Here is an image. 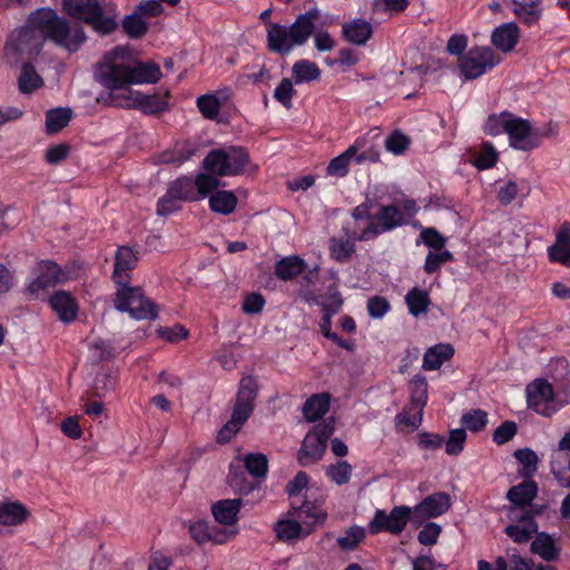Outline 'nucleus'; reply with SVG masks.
I'll list each match as a JSON object with an SVG mask.
<instances>
[{
	"instance_id": "21",
	"label": "nucleus",
	"mask_w": 570,
	"mask_h": 570,
	"mask_svg": "<svg viewBox=\"0 0 570 570\" xmlns=\"http://www.w3.org/2000/svg\"><path fill=\"white\" fill-rule=\"evenodd\" d=\"M520 38V29L514 22H505L497 27L491 35L493 46L500 51L511 52Z\"/></svg>"
},
{
	"instance_id": "47",
	"label": "nucleus",
	"mask_w": 570,
	"mask_h": 570,
	"mask_svg": "<svg viewBox=\"0 0 570 570\" xmlns=\"http://www.w3.org/2000/svg\"><path fill=\"white\" fill-rule=\"evenodd\" d=\"M534 532H537V524L532 519L524 520L522 524H510L505 528V533L517 543L528 542Z\"/></svg>"
},
{
	"instance_id": "20",
	"label": "nucleus",
	"mask_w": 570,
	"mask_h": 570,
	"mask_svg": "<svg viewBox=\"0 0 570 570\" xmlns=\"http://www.w3.org/2000/svg\"><path fill=\"white\" fill-rule=\"evenodd\" d=\"M138 258L135 252L128 246H120L115 256V268L112 279L116 285L129 283V272L137 265Z\"/></svg>"
},
{
	"instance_id": "27",
	"label": "nucleus",
	"mask_w": 570,
	"mask_h": 570,
	"mask_svg": "<svg viewBox=\"0 0 570 570\" xmlns=\"http://www.w3.org/2000/svg\"><path fill=\"white\" fill-rule=\"evenodd\" d=\"M27 517L28 510L19 501H4L0 503V525H18L24 522Z\"/></svg>"
},
{
	"instance_id": "3",
	"label": "nucleus",
	"mask_w": 570,
	"mask_h": 570,
	"mask_svg": "<svg viewBox=\"0 0 570 570\" xmlns=\"http://www.w3.org/2000/svg\"><path fill=\"white\" fill-rule=\"evenodd\" d=\"M321 17L317 8L299 13L293 23H268L266 28V46L269 51L281 56L289 55L295 48L305 46L313 32L315 22Z\"/></svg>"
},
{
	"instance_id": "38",
	"label": "nucleus",
	"mask_w": 570,
	"mask_h": 570,
	"mask_svg": "<svg viewBox=\"0 0 570 570\" xmlns=\"http://www.w3.org/2000/svg\"><path fill=\"white\" fill-rule=\"evenodd\" d=\"M513 455L521 465L518 471L519 474L525 479H531L538 470L539 458L537 453L529 448H524L517 450Z\"/></svg>"
},
{
	"instance_id": "10",
	"label": "nucleus",
	"mask_w": 570,
	"mask_h": 570,
	"mask_svg": "<svg viewBox=\"0 0 570 570\" xmlns=\"http://www.w3.org/2000/svg\"><path fill=\"white\" fill-rule=\"evenodd\" d=\"M42 46L41 35H35L26 23L9 35L4 47V57L10 65H18L27 58L37 56Z\"/></svg>"
},
{
	"instance_id": "63",
	"label": "nucleus",
	"mask_w": 570,
	"mask_h": 570,
	"mask_svg": "<svg viewBox=\"0 0 570 570\" xmlns=\"http://www.w3.org/2000/svg\"><path fill=\"white\" fill-rule=\"evenodd\" d=\"M441 533V527L434 522L426 523L419 532V542L424 546H432L436 543Z\"/></svg>"
},
{
	"instance_id": "11",
	"label": "nucleus",
	"mask_w": 570,
	"mask_h": 570,
	"mask_svg": "<svg viewBox=\"0 0 570 570\" xmlns=\"http://www.w3.org/2000/svg\"><path fill=\"white\" fill-rule=\"evenodd\" d=\"M36 277L28 284V292L37 296L41 291H47L59 284L78 277V271L72 267H61L50 259L40 261L35 267Z\"/></svg>"
},
{
	"instance_id": "35",
	"label": "nucleus",
	"mask_w": 570,
	"mask_h": 570,
	"mask_svg": "<svg viewBox=\"0 0 570 570\" xmlns=\"http://www.w3.org/2000/svg\"><path fill=\"white\" fill-rule=\"evenodd\" d=\"M531 551L540 556L546 561L556 560L559 556V549L556 546L553 538L544 532H541L531 543Z\"/></svg>"
},
{
	"instance_id": "48",
	"label": "nucleus",
	"mask_w": 570,
	"mask_h": 570,
	"mask_svg": "<svg viewBox=\"0 0 570 570\" xmlns=\"http://www.w3.org/2000/svg\"><path fill=\"white\" fill-rule=\"evenodd\" d=\"M366 530L361 525H352L336 539L337 546L345 551L354 550L365 538Z\"/></svg>"
},
{
	"instance_id": "42",
	"label": "nucleus",
	"mask_w": 570,
	"mask_h": 570,
	"mask_svg": "<svg viewBox=\"0 0 570 570\" xmlns=\"http://www.w3.org/2000/svg\"><path fill=\"white\" fill-rule=\"evenodd\" d=\"M353 466L345 460L330 464L325 469L326 476L336 485L347 484L351 480Z\"/></svg>"
},
{
	"instance_id": "56",
	"label": "nucleus",
	"mask_w": 570,
	"mask_h": 570,
	"mask_svg": "<svg viewBox=\"0 0 570 570\" xmlns=\"http://www.w3.org/2000/svg\"><path fill=\"white\" fill-rule=\"evenodd\" d=\"M410 146V139L403 132L395 130L385 139V148L394 154H403Z\"/></svg>"
},
{
	"instance_id": "40",
	"label": "nucleus",
	"mask_w": 570,
	"mask_h": 570,
	"mask_svg": "<svg viewBox=\"0 0 570 570\" xmlns=\"http://www.w3.org/2000/svg\"><path fill=\"white\" fill-rule=\"evenodd\" d=\"M514 116L515 115L509 111L489 116L484 124V131L491 136H498L502 134L508 135V127H510Z\"/></svg>"
},
{
	"instance_id": "64",
	"label": "nucleus",
	"mask_w": 570,
	"mask_h": 570,
	"mask_svg": "<svg viewBox=\"0 0 570 570\" xmlns=\"http://www.w3.org/2000/svg\"><path fill=\"white\" fill-rule=\"evenodd\" d=\"M265 306V298L259 293L248 294L242 304V309L246 314H258Z\"/></svg>"
},
{
	"instance_id": "7",
	"label": "nucleus",
	"mask_w": 570,
	"mask_h": 570,
	"mask_svg": "<svg viewBox=\"0 0 570 570\" xmlns=\"http://www.w3.org/2000/svg\"><path fill=\"white\" fill-rule=\"evenodd\" d=\"M352 159L356 164L379 161L380 151L370 141L368 135L357 138L344 153L333 158L327 166V174L336 177L346 176Z\"/></svg>"
},
{
	"instance_id": "61",
	"label": "nucleus",
	"mask_w": 570,
	"mask_h": 570,
	"mask_svg": "<svg viewBox=\"0 0 570 570\" xmlns=\"http://www.w3.org/2000/svg\"><path fill=\"white\" fill-rule=\"evenodd\" d=\"M520 188L514 180L502 181L498 188V199L499 202L507 206L511 204L518 196Z\"/></svg>"
},
{
	"instance_id": "2",
	"label": "nucleus",
	"mask_w": 570,
	"mask_h": 570,
	"mask_svg": "<svg viewBox=\"0 0 570 570\" xmlns=\"http://www.w3.org/2000/svg\"><path fill=\"white\" fill-rule=\"evenodd\" d=\"M27 24L35 35H41L42 45L49 39L69 52L78 51L87 39L80 26H71L51 8H39L31 12Z\"/></svg>"
},
{
	"instance_id": "8",
	"label": "nucleus",
	"mask_w": 570,
	"mask_h": 570,
	"mask_svg": "<svg viewBox=\"0 0 570 570\" xmlns=\"http://www.w3.org/2000/svg\"><path fill=\"white\" fill-rule=\"evenodd\" d=\"M335 431V419L327 417L315 425L304 438L297 453L298 463L308 466L320 461L327 448V441Z\"/></svg>"
},
{
	"instance_id": "39",
	"label": "nucleus",
	"mask_w": 570,
	"mask_h": 570,
	"mask_svg": "<svg viewBox=\"0 0 570 570\" xmlns=\"http://www.w3.org/2000/svg\"><path fill=\"white\" fill-rule=\"evenodd\" d=\"M72 110L70 108H53L46 114V128L49 134H56L70 121Z\"/></svg>"
},
{
	"instance_id": "59",
	"label": "nucleus",
	"mask_w": 570,
	"mask_h": 570,
	"mask_svg": "<svg viewBox=\"0 0 570 570\" xmlns=\"http://www.w3.org/2000/svg\"><path fill=\"white\" fill-rule=\"evenodd\" d=\"M420 239L432 250L444 249L446 243V238L433 227L423 228L420 233Z\"/></svg>"
},
{
	"instance_id": "52",
	"label": "nucleus",
	"mask_w": 570,
	"mask_h": 570,
	"mask_svg": "<svg viewBox=\"0 0 570 570\" xmlns=\"http://www.w3.org/2000/svg\"><path fill=\"white\" fill-rule=\"evenodd\" d=\"M239 469L240 466H237L235 463H232L229 466V474L227 480L229 485L235 491L242 494H247L254 490L255 485L253 482L246 480L244 472L238 471Z\"/></svg>"
},
{
	"instance_id": "31",
	"label": "nucleus",
	"mask_w": 570,
	"mask_h": 570,
	"mask_svg": "<svg viewBox=\"0 0 570 570\" xmlns=\"http://www.w3.org/2000/svg\"><path fill=\"white\" fill-rule=\"evenodd\" d=\"M330 395L326 393L312 395L303 406L306 421L315 422L323 417L330 409Z\"/></svg>"
},
{
	"instance_id": "22",
	"label": "nucleus",
	"mask_w": 570,
	"mask_h": 570,
	"mask_svg": "<svg viewBox=\"0 0 570 570\" xmlns=\"http://www.w3.org/2000/svg\"><path fill=\"white\" fill-rule=\"evenodd\" d=\"M344 39L355 46H364L373 35V26L365 19H353L342 27Z\"/></svg>"
},
{
	"instance_id": "19",
	"label": "nucleus",
	"mask_w": 570,
	"mask_h": 570,
	"mask_svg": "<svg viewBox=\"0 0 570 570\" xmlns=\"http://www.w3.org/2000/svg\"><path fill=\"white\" fill-rule=\"evenodd\" d=\"M549 261L570 267V224L564 222L556 233L554 243L548 247Z\"/></svg>"
},
{
	"instance_id": "9",
	"label": "nucleus",
	"mask_w": 570,
	"mask_h": 570,
	"mask_svg": "<svg viewBox=\"0 0 570 570\" xmlns=\"http://www.w3.org/2000/svg\"><path fill=\"white\" fill-rule=\"evenodd\" d=\"M115 307L120 312H127L135 320H155L158 316L156 305L145 297L140 287L117 285Z\"/></svg>"
},
{
	"instance_id": "57",
	"label": "nucleus",
	"mask_w": 570,
	"mask_h": 570,
	"mask_svg": "<svg viewBox=\"0 0 570 570\" xmlns=\"http://www.w3.org/2000/svg\"><path fill=\"white\" fill-rule=\"evenodd\" d=\"M295 95V89L293 87V82L288 78L282 79L279 85L274 90V98L279 104H282L285 108L292 107V99Z\"/></svg>"
},
{
	"instance_id": "30",
	"label": "nucleus",
	"mask_w": 570,
	"mask_h": 570,
	"mask_svg": "<svg viewBox=\"0 0 570 570\" xmlns=\"http://www.w3.org/2000/svg\"><path fill=\"white\" fill-rule=\"evenodd\" d=\"M306 267V263L297 255L286 256L275 265V275L282 281H289L299 275Z\"/></svg>"
},
{
	"instance_id": "41",
	"label": "nucleus",
	"mask_w": 570,
	"mask_h": 570,
	"mask_svg": "<svg viewBox=\"0 0 570 570\" xmlns=\"http://www.w3.org/2000/svg\"><path fill=\"white\" fill-rule=\"evenodd\" d=\"M43 80L31 63H23L19 77V89L23 94H30L42 87Z\"/></svg>"
},
{
	"instance_id": "53",
	"label": "nucleus",
	"mask_w": 570,
	"mask_h": 570,
	"mask_svg": "<svg viewBox=\"0 0 570 570\" xmlns=\"http://www.w3.org/2000/svg\"><path fill=\"white\" fill-rule=\"evenodd\" d=\"M218 176L207 174H198L195 179V190L198 196V200L207 197L212 191L217 189L219 185Z\"/></svg>"
},
{
	"instance_id": "25",
	"label": "nucleus",
	"mask_w": 570,
	"mask_h": 570,
	"mask_svg": "<svg viewBox=\"0 0 570 570\" xmlns=\"http://www.w3.org/2000/svg\"><path fill=\"white\" fill-rule=\"evenodd\" d=\"M512 11L523 23L533 26L542 17L541 0H512Z\"/></svg>"
},
{
	"instance_id": "15",
	"label": "nucleus",
	"mask_w": 570,
	"mask_h": 570,
	"mask_svg": "<svg viewBox=\"0 0 570 570\" xmlns=\"http://www.w3.org/2000/svg\"><path fill=\"white\" fill-rule=\"evenodd\" d=\"M411 519V508L406 505L394 507L390 513L382 509H377L374 517L367 524V531L371 534L389 532L391 534H400Z\"/></svg>"
},
{
	"instance_id": "23",
	"label": "nucleus",
	"mask_w": 570,
	"mask_h": 570,
	"mask_svg": "<svg viewBox=\"0 0 570 570\" xmlns=\"http://www.w3.org/2000/svg\"><path fill=\"white\" fill-rule=\"evenodd\" d=\"M49 304L59 320L65 323H70L77 317L78 305L75 298L65 291L55 293L50 297Z\"/></svg>"
},
{
	"instance_id": "58",
	"label": "nucleus",
	"mask_w": 570,
	"mask_h": 570,
	"mask_svg": "<svg viewBox=\"0 0 570 570\" xmlns=\"http://www.w3.org/2000/svg\"><path fill=\"white\" fill-rule=\"evenodd\" d=\"M466 433L464 429H455L450 432L449 439L444 441L445 452L450 455H458L463 451Z\"/></svg>"
},
{
	"instance_id": "1",
	"label": "nucleus",
	"mask_w": 570,
	"mask_h": 570,
	"mask_svg": "<svg viewBox=\"0 0 570 570\" xmlns=\"http://www.w3.org/2000/svg\"><path fill=\"white\" fill-rule=\"evenodd\" d=\"M95 77L110 91L111 98V95H128L131 85L156 83L161 71L157 63L136 62L127 48L116 47L96 65Z\"/></svg>"
},
{
	"instance_id": "29",
	"label": "nucleus",
	"mask_w": 570,
	"mask_h": 570,
	"mask_svg": "<svg viewBox=\"0 0 570 570\" xmlns=\"http://www.w3.org/2000/svg\"><path fill=\"white\" fill-rule=\"evenodd\" d=\"M208 204L212 212L229 215L235 210L238 199L232 190H217L209 196Z\"/></svg>"
},
{
	"instance_id": "4",
	"label": "nucleus",
	"mask_w": 570,
	"mask_h": 570,
	"mask_svg": "<svg viewBox=\"0 0 570 570\" xmlns=\"http://www.w3.org/2000/svg\"><path fill=\"white\" fill-rule=\"evenodd\" d=\"M65 11L89 24L97 33L108 35L117 27V13L114 9L105 8L98 0H62Z\"/></svg>"
},
{
	"instance_id": "16",
	"label": "nucleus",
	"mask_w": 570,
	"mask_h": 570,
	"mask_svg": "<svg viewBox=\"0 0 570 570\" xmlns=\"http://www.w3.org/2000/svg\"><path fill=\"white\" fill-rule=\"evenodd\" d=\"M111 104L121 108H138L147 115L159 114L168 107L165 98L137 90H128V95H111Z\"/></svg>"
},
{
	"instance_id": "33",
	"label": "nucleus",
	"mask_w": 570,
	"mask_h": 570,
	"mask_svg": "<svg viewBox=\"0 0 570 570\" xmlns=\"http://www.w3.org/2000/svg\"><path fill=\"white\" fill-rule=\"evenodd\" d=\"M354 232L355 230L346 233L348 236V239H342V238H335V237L330 239V247H328L330 254L334 261H336L338 263H345V262L350 261V258L352 257V255L355 252L354 242L357 240V239H353L351 237V235Z\"/></svg>"
},
{
	"instance_id": "34",
	"label": "nucleus",
	"mask_w": 570,
	"mask_h": 570,
	"mask_svg": "<svg viewBox=\"0 0 570 570\" xmlns=\"http://www.w3.org/2000/svg\"><path fill=\"white\" fill-rule=\"evenodd\" d=\"M405 304L409 308V313L417 317L428 312L431 299L425 289L413 287L405 295Z\"/></svg>"
},
{
	"instance_id": "14",
	"label": "nucleus",
	"mask_w": 570,
	"mask_h": 570,
	"mask_svg": "<svg viewBox=\"0 0 570 570\" xmlns=\"http://www.w3.org/2000/svg\"><path fill=\"white\" fill-rule=\"evenodd\" d=\"M499 62L490 47H474L460 58L459 68L465 80H472L493 69Z\"/></svg>"
},
{
	"instance_id": "50",
	"label": "nucleus",
	"mask_w": 570,
	"mask_h": 570,
	"mask_svg": "<svg viewBox=\"0 0 570 570\" xmlns=\"http://www.w3.org/2000/svg\"><path fill=\"white\" fill-rule=\"evenodd\" d=\"M122 28L130 38L137 39L147 32L148 26L142 16L135 10L134 13L125 17Z\"/></svg>"
},
{
	"instance_id": "51",
	"label": "nucleus",
	"mask_w": 570,
	"mask_h": 570,
	"mask_svg": "<svg viewBox=\"0 0 570 570\" xmlns=\"http://www.w3.org/2000/svg\"><path fill=\"white\" fill-rule=\"evenodd\" d=\"M196 105L200 114L210 120L216 119L220 110V102L215 94L199 96Z\"/></svg>"
},
{
	"instance_id": "45",
	"label": "nucleus",
	"mask_w": 570,
	"mask_h": 570,
	"mask_svg": "<svg viewBox=\"0 0 570 570\" xmlns=\"http://www.w3.org/2000/svg\"><path fill=\"white\" fill-rule=\"evenodd\" d=\"M497 161L498 153L490 144H483L479 150L474 151L471 159L472 165L480 170L492 168Z\"/></svg>"
},
{
	"instance_id": "54",
	"label": "nucleus",
	"mask_w": 570,
	"mask_h": 570,
	"mask_svg": "<svg viewBox=\"0 0 570 570\" xmlns=\"http://www.w3.org/2000/svg\"><path fill=\"white\" fill-rule=\"evenodd\" d=\"M461 423L465 429L472 432H479L484 429L488 423V413L480 409L471 410L462 415Z\"/></svg>"
},
{
	"instance_id": "60",
	"label": "nucleus",
	"mask_w": 570,
	"mask_h": 570,
	"mask_svg": "<svg viewBox=\"0 0 570 570\" xmlns=\"http://www.w3.org/2000/svg\"><path fill=\"white\" fill-rule=\"evenodd\" d=\"M367 312L372 318H382L391 309V304L383 296H373L367 301Z\"/></svg>"
},
{
	"instance_id": "13",
	"label": "nucleus",
	"mask_w": 570,
	"mask_h": 570,
	"mask_svg": "<svg viewBox=\"0 0 570 570\" xmlns=\"http://www.w3.org/2000/svg\"><path fill=\"white\" fill-rule=\"evenodd\" d=\"M528 407L542 416H551L560 410L553 386L546 379H535L525 387Z\"/></svg>"
},
{
	"instance_id": "17",
	"label": "nucleus",
	"mask_w": 570,
	"mask_h": 570,
	"mask_svg": "<svg viewBox=\"0 0 570 570\" xmlns=\"http://www.w3.org/2000/svg\"><path fill=\"white\" fill-rule=\"evenodd\" d=\"M508 128L509 145L513 149L530 151L540 145V134L527 119L514 116Z\"/></svg>"
},
{
	"instance_id": "62",
	"label": "nucleus",
	"mask_w": 570,
	"mask_h": 570,
	"mask_svg": "<svg viewBox=\"0 0 570 570\" xmlns=\"http://www.w3.org/2000/svg\"><path fill=\"white\" fill-rule=\"evenodd\" d=\"M517 434V424L513 421H504L493 432V442L501 445L510 441Z\"/></svg>"
},
{
	"instance_id": "49",
	"label": "nucleus",
	"mask_w": 570,
	"mask_h": 570,
	"mask_svg": "<svg viewBox=\"0 0 570 570\" xmlns=\"http://www.w3.org/2000/svg\"><path fill=\"white\" fill-rule=\"evenodd\" d=\"M453 254L448 249L430 250L423 264V271L431 275L440 271L443 264L453 261Z\"/></svg>"
},
{
	"instance_id": "26",
	"label": "nucleus",
	"mask_w": 570,
	"mask_h": 570,
	"mask_svg": "<svg viewBox=\"0 0 570 570\" xmlns=\"http://www.w3.org/2000/svg\"><path fill=\"white\" fill-rule=\"evenodd\" d=\"M454 354V348L449 343H439L428 348L423 356L422 368L425 371L439 370L444 362L450 360Z\"/></svg>"
},
{
	"instance_id": "28",
	"label": "nucleus",
	"mask_w": 570,
	"mask_h": 570,
	"mask_svg": "<svg viewBox=\"0 0 570 570\" xmlns=\"http://www.w3.org/2000/svg\"><path fill=\"white\" fill-rule=\"evenodd\" d=\"M551 473L562 488H570V454L566 452L551 453Z\"/></svg>"
},
{
	"instance_id": "43",
	"label": "nucleus",
	"mask_w": 570,
	"mask_h": 570,
	"mask_svg": "<svg viewBox=\"0 0 570 570\" xmlns=\"http://www.w3.org/2000/svg\"><path fill=\"white\" fill-rule=\"evenodd\" d=\"M254 478H264L267 473V458L262 453H248L238 459Z\"/></svg>"
},
{
	"instance_id": "46",
	"label": "nucleus",
	"mask_w": 570,
	"mask_h": 570,
	"mask_svg": "<svg viewBox=\"0 0 570 570\" xmlns=\"http://www.w3.org/2000/svg\"><path fill=\"white\" fill-rule=\"evenodd\" d=\"M428 402V382L422 375H416L411 382V404L415 410L423 411Z\"/></svg>"
},
{
	"instance_id": "37",
	"label": "nucleus",
	"mask_w": 570,
	"mask_h": 570,
	"mask_svg": "<svg viewBox=\"0 0 570 570\" xmlns=\"http://www.w3.org/2000/svg\"><path fill=\"white\" fill-rule=\"evenodd\" d=\"M292 76L295 83L301 85L318 79L321 70L315 62L303 59L294 63Z\"/></svg>"
},
{
	"instance_id": "5",
	"label": "nucleus",
	"mask_w": 570,
	"mask_h": 570,
	"mask_svg": "<svg viewBox=\"0 0 570 570\" xmlns=\"http://www.w3.org/2000/svg\"><path fill=\"white\" fill-rule=\"evenodd\" d=\"M257 395V383L253 376L240 380L236 403L230 420L219 430L217 441L227 443L240 430L254 410V400Z\"/></svg>"
},
{
	"instance_id": "32",
	"label": "nucleus",
	"mask_w": 570,
	"mask_h": 570,
	"mask_svg": "<svg viewBox=\"0 0 570 570\" xmlns=\"http://www.w3.org/2000/svg\"><path fill=\"white\" fill-rule=\"evenodd\" d=\"M537 484L534 481L525 480L522 483L512 487L508 491V499L511 503L524 507L529 505L537 495Z\"/></svg>"
},
{
	"instance_id": "12",
	"label": "nucleus",
	"mask_w": 570,
	"mask_h": 570,
	"mask_svg": "<svg viewBox=\"0 0 570 570\" xmlns=\"http://www.w3.org/2000/svg\"><path fill=\"white\" fill-rule=\"evenodd\" d=\"M405 224H407V219L397 206H381L377 213L370 218V225L361 232H354L351 237L365 242Z\"/></svg>"
},
{
	"instance_id": "55",
	"label": "nucleus",
	"mask_w": 570,
	"mask_h": 570,
	"mask_svg": "<svg viewBox=\"0 0 570 570\" xmlns=\"http://www.w3.org/2000/svg\"><path fill=\"white\" fill-rule=\"evenodd\" d=\"M302 525L296 520H284L277 523L276 532L281 540L289 541L301 537Z\"/></svg>"
},
{
	"instance_id": "36",
	"label": "nucleus",
	"mask_w": 570,
	"mask_h": 570,
	"mask_svg": "<svg viewBox=\"0 0 570 570\" xmlns=\"http://www.w3.org/2000/svg\"><path fill=\"white\" fill-rule=\"evenodd\" d=\"M189 533L191 538L198 543H204L206 541H214L216 543H224L229 534L224 532L214 533L209 530L208 524L205 521H196L189 527Z\"/></svg>"
},
{
	"instance_id": "44",
	"label": "nucleus",
	"mask_w": 570,
	"mask_h": 570,
	"mask_svg": "<svg viewBox=\"0 0 570 570\" xmlns=\"http://www.w3.org/2000/svg\"><path fill=\"white\" fill-rule=\"evenodd\" d=\"M169 189L171 194L176 196V198L180 200L187 202H196L198 200V196L195 190L194 179L189 177H180L176 179L170 186Z\"/></svg>"
},
{
	"instance_id": "24",
	"label": "nucleus",
	"mask_w": 570,
	"mask_h": 570,
	"mask_svg": "<svg viewBox=\"0 0 570 570\" xmlns=\"http://www.w3.org/2000/svg\"><path fill=\"white\" fill-rule=\"evenodd\" d=\"M240 505V499L220 500L213 504L212 512L218 523L234 525L237 522Z\"/></svg>"
},
{
	"instance_id": "18",
	"label": "nucleus",
	"mask_w": 570,
	"mask_h": 570,
	"mask_svg": "<svg viewBox=\"0 0 570 570\" xmlns=\"http://www.w3.org/2000/svg\"><path fill=\"white\" fill-rule=\"evenodd\" d=\"M451 508V498L445 492H435L424 498L411 509V518L414 521L438 518Z\"/></svg>"
},
{
	"instance_id": "6",
	"label": "nucleus",
	"mask_w": 570,
	"mask_h": 570,
	"mask_svg": "<svg viewBox=\"0 0 570 570\" xmlns=\"http://www.w3.org/2000/svg\"><path fill=\"white\" fill-rule=\"evenodd\" d=\"M248 163V155L242 147H226L209 151L203 160L204 169L218 177L239 175Z\"/></svg>"
}]
</instances>
